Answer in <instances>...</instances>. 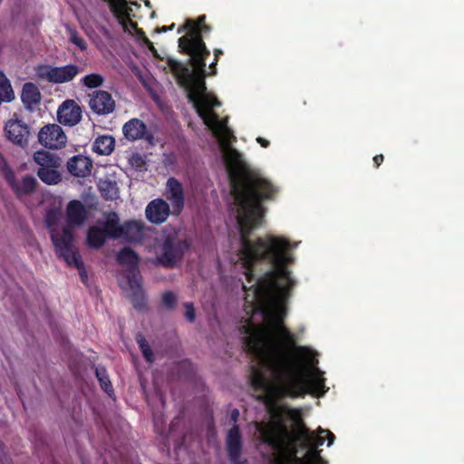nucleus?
<instances>
[{
  "label": "nucleus",
  "instance_id": "obj_43",
  "mask_svg": "<svg viewBox=\"0 0 464 464\" xmlns=\"http://www.w3.org/2000/svg\"><path fill=\"white\" fill-rule=\"evenodd\" d=\"M184 308H185V317L189 323H194L196 320V311L193 303L187 302L184 303Z\"/></svg>",
  "mask_w": 464,
  "mask_h": 464
},
{
  "label": "nucleus",
  "instance_id": "obj_3",
  "mask_svg": "<svg viewBox=\"0 0 464 464\" xmlns=\"http://www.w3.org/2000/svg\"><path fill=\"white\" fill-rule=\"evenodd\" d=\"M227 157L236 165L235 169L229 172V179L237 206V223L242 240L250 237L252 231L262 224L265 216L262 202L274 200L278 188L243 163L241 154L237 150L230 149Z\"/></svg>",
  "mask_w": 464,
  "mask_h": 464
},
{
  "label": "nucleus",
  "instance_id": "obj_46",
  "mask_svg": "<svg viewBox=\"0 0 464 464\" xmlns=\"http://www.w3.org/2000/svg\"><path fill=\"white\" fill-rule=\"evenodd\" d=\"M141 41L153 54H157V50L154 47L153 43L147 36H145V38H142Z\"/></svg>",
  "mask_w": 464,
  "mask_h": 464
},
{
  "label": "nucleus",
  "instance_id": "obj_42",
  "mask_svg": "<svg viewBox=\"0 0 464 464\" xmlns=\"http://www.w3.org/2000/svg\"><path fill=\"white\" fill-rule=\"evenodd\" d=\"M119 23L121 24L124 32H127L130 34H132L133 31L137 29L138 27V24L134 21H132V19H129V18H123L122 20H118Z\"/></svg>",
  "mask_w": 464,
  "mask_h": 464
},
{
  "label": "nucleus",
  "instance_id": "obj_39",
  "mask_svg": "<svg viewBox=\"0 0 464 464\" xmlns=\"http://www.w3.org/2000/svg\"><path fill=\"white\" fill-rule=\"evenodd\" d=\"M61 219V212L57 209H50L47 211L45 216L46 226L51 232V229H55L54 227L59 223Z\"/></svg>",
  "mask_w": 464,
  "mask_h": 464
},
{
  "label": "nucleus",
  "instance_id": "obj_24",
  "mask_svg": "<svg viewBox=\"0 0 464 464\" xmlns=\"http://www.w3.org/2000/svg\"><path fill=\"white\" fill-rule=\"evenodd\" d=\"M221 105V102L216 97L209 96L206 94L201 97L200 103L198 104L199 109L204 110L207 115L205 118H201L204 123L208 127H212L214 124L219 122L218 115L212 111L214 107H218Z\"/></svg>",
  "mask_w": 464,
  "mask_h": 464
},
{
  "label": "nucleus",
  "instance_id": "obj_17",
  "mask_svg": "<svg viewBox=\"0 0 464 464\" xmlns=\"http://www.w3.org/2000/svg\"><path fill=\"white\" fill-rule=\"evenodd\" d=\"M172 214L169 205L162 198L151 200L146 207V218L152 224L160 225L164 223L169 216Z\"/></svg>",
  "mask_w": 464,
  "mask_h": 464
},
{
  "label": "nucleus",
  "instance_id": "obj_5",
  "mask_svg": "<svg viewBox=\"0 0 464 464\" xmlns=\"http://www.w3.org/2000/svg\"><path fill=\"white\" fill-rule=\"evenodd\" d=\"M188 62L193 66L191 71L187 64H184L173 58L167 59V64L171 72L176 76L178 82L188 91V98L191 102L200 118H205L207 113L199 109L201 97L207 94L205 82L206 60L208 57L189 55Z\"/></svg>",
  "mask_w": 464,
  "mask_h": 464
},
{
  "label": "nucleus",
  "instance_id": "obj_21",
  "mask_svg": "<svg viewBox=\"0 0 464 464\" xmlns=\"http://www.w3.org/2000/svg\"><path fill=\"white\" fill-rule=\"evenodd\" d=\"M67 222L66 226H82L87 218L88 212L85 206L77 199L71 200L66 208Z\"/></svg>",
  "mask_w": 464,
  "mask_h": 464
},
{
  "label": "nucleus",
  "instance_id": "obj_34",
  "mask_svg": "<svg viewBox=\"0 0 464 464\" xmlns=\"http://www.w3.org/2000/svg\"><path fill=\"white\" fill-rule=\"evenodd\" d=\"M135 339L140 347V350L142 353L144 359L148 362H152L154 361V353L144 335L139 333L136 334Z\"/></svg>",
  "mask_w": 464,
  "mask_h": 464
},
{
  "label": "nucleus",
  "instance_id": "obj_47",
  "mask_svg": "<svg viewBox=\"0 0 464 464\" xmlns=\"http://www.w3.org/2000/svg\"><path fill=\"white\" fill-rule=\"evenodd\" d=\"M141 41L153 54H157V50L154 47L153 43L147 36H145V38H142Z\"/></svg>",
  "mask_w": 464,
  "mask_h": 464
},
{
  "label": "nucleus",
  "instance_id": "obj_58",
  "mask_svg": "<svg viewBox=\"0 0 464 464\" xmlns=\"http://www.w3.org/2000/svg\"><path fill=\"white\" fill-rule=\"evenodd\" d=\"M130 5L137 6L138 8L140 7V5H139L137 2H130Z\"/></svg>",
  "mask_w": 464,
  "mask_h": 464
},
{
  "label": "nucleus",
  "instance_id": "obj_23",
  "mask_svg": "<svg viewBox=\"0 0 464 464\" xmlns=\"http://www.w3.org/2000/svg\"><path fill=\"white\" fill-rule=\"evenodd\" d=\"M121 238L127 242H140L143 238V223L137 220H127L121 227Z\"/></svg>",
  "mask_w": 464,
  "mask_h": 464
},
{
  "label": "nucleus",
  "instance_id": "obj_33",
  "mask_svg": "<svg viewBox=\"0 0 464 464\" xmlns=\"http://www.w3.org/2000/svg\"><path fill=\"white\" fill-rule=\"evenodd\" d=\"M0 97L5 102H11L14 98V93L13 92L10 81L5 75L3 72L0 71Z\"/></svg>",
  "mask_w": 464,
  "mask_h": 464
},
{
  "label": "nucleus",
  "instance_id": "obj_19",
  "mask_svg": "<svg viewBox=\"0 0 464 464\" xmlns=\"http://www.w3.org/2000/svg\"><path fill=\"white\" fill-rule=\"evenodd\" d=\"M227 451L233 464H241L239 459L242 453V436L238 425H233L226 438Z\"/></svg>",
  "mask_w": 464,
  "mask_h": 464
},
{
  "label": "nucleus",
  "instance_id": "obj_54",
  "mask_svg": "<svg viewBox=\"0 0 464 464\" xmlns=\"http://www.w3.org/2000/svg\"><path fill=\"white\" fill-rule=\"evenodd\" d=\"M114 194H116V191H114ZM104 198L106 199H114L115 198V195L111 194L110 189H108V191L106 193H104Z\"/></svg>",
  "mask_w": 464,
  "mask_h": 464
},
{
  "label": "nucleus",
  "instance_id": "obj_53",
  "mask_svg": "<svg viewBox=\"0 0 464 464\" xmlns=\"http://www.w3.org/2000/svg\"><path fill=\"white\" fill-rule=\"evenodd\" d=\"M222 54H223L222 50H220V49H215V50H214V56H215V60H216V62H218V61L219 56H220V55H222Z\"/></svg>",
  "mask_w": 464,
  "mask_h": 464
},
{
  "label": "nucleus",
  "instance_id": "obj_61",
  "mask_svg": "<svg viewBox=\"0 0 464 464\" xmlns=\"http://www.w3.org/2000/svg\"><path fill=\"white\" fill-rule=\"evenodd\" d=\"M243 288H244V290H245L246 292L248 290V289L246 288V285H243Z\"/></svg>",
  "mask_w": 464,
  "mask_h": 464
},
{
  "label": "nucleus",
  "instance_id": "obj_13",
  "mask_svg": "<svg viewBox=\"0 0 464 464\" xmlns=\"http://www.w3.org/2000/svg\"><path fill=\"white\" fill-rule=\"evenodd\" d=\"M124 137L130 141L144 140L153 144L154 137L147 129L146 124L138 118H133L124 123L122 127Z\"/></svg>",
  "mask_w": 464,
  "mask_h": 464
},
{
  "label": "nucleus",
  "instance_id": "obj_18",
  "mask_svg": "<svg viewBox=\"0 0 464 464\" xmlns=\"http://www.w3.org/2000/svg\"><path fill=\"white\" fill-rule=\"evenodd\" d=\"M6 182L18 198L33 194L38 185L36 179L31 175L24 176L21 182H18L14 170L7 171Z\"/></svg>",
  "mask_w": 464,
  "mask_h": 464
},
{
  "label": "nucleus",
  "instance_id": "obj_7",
  "mask_svg": "<svg viewBox=\"0 0 464 464\" xmlns=\"http://www.w3.org/2000/svg\"><path fill=\"white\" fill-rule=\"evenodd\" d=\"M211 30V26L206 24V15H199L196 20L186 19L183 25L178 29L179 34L187 31L185 35L179 38L180 53L208 57L210 52L204 43L203 36L208 34Z\"/></svg>",
  "mask_w": 464,
  "mask_h": 464
},
{
  "label": "nucleus",
  "instance_id": "obj_38",
  "mask_svg": "<svg viewBox=\"0 0 464 464\" xmlns=\"http://www.w3.org/2000/svg\"><path fill=\"white\" fill-rule=\"evenodd\" d=\"M68 34L70 42L79 47L81 51H85L87 49V44L85 40L75 29L68 27Z\"/></svg>",
  "mask_w": 464,
  "mask_h": 464
},
{
  "label": "nucleus",
  "instance_id": "obj_52",
  "mask_svg": "<svg viewBox=\"0 0 464 464\" xmlns=\"http://www.w3.org/2000/svg\"><path fill=\"white\" fill-rule=\"evenodd\" d=\"M175 27V24H171L170 25L167 26V25H164V26H161V27H159L156 29V32L157 33H166L168 31H170L172 30L173 28Z\"/></svg>",
  "mask_w": 464,
  "mask_h": 464
},
{
  "label": "nucleus",
  "instance_id": "obj_49",
  "mask_svg": "<svg viewBox=\"0 0 464 464\" xmlns=\"http://www.w3.org/2000/svg\"><path fill=\"white\" fill-rule=\"evenodd\" d=\"M372 160H373V163H374L375 167L378 168L383 162L384 156L382 154L375 155L373 157Z\"/></svg>",
  "mask_w": 464,
  "mask_h": 464
},
{
  "label": "nucleus",
  "instance_id": "obj_44",
  "mask_svg": "<svg viewBox=\"0 0 464 464\" xmlns=\"http://www.w3.org/2000/svg\"><path fill=\"white\" fill-rule=\"evenodd\" d=\"M0 168L2 169V172L4 174V177H5V179L6 180V173L8 170H13L7 161L5 160V159L4 158V156L0 153Z\"/></svg>",
  "mask_w": 464,
  "mask_h": 464
},
{
  "label": "nucleus",
  "instance_id": "obj_12",
  "mask_svg": "<svg viewBox=\"0 0 464 464\" xmlns=\"http://www.w3.org/2000/svg\"><path fill=\"white\" fill-rule=\"evenodd\" d=\"M89 107L97 115H108L114 111L116 104L110 92L99 90L90 94Z\"/></svg>",
  "mask_w": 464,
  "mask_h": 464
},
{
  "label": "nucleus",
  "instance_id": "obj_1",
  "mask_svg": "<svg viewBox=\"0 0 464 464\" xmlns=\"http://www.w3.org/2000/svg\"><path fill=\"white\" fill-rule=\"evenodd\" d=\"M240 259L245 268L247 283L254 284V299L263 307L269 309L270 324H283L286 316L285 303L295 286V281L286 267L294 263L289 253L290 242L281 237L266 236L251 240H240Z\"/></svg>",
  "mask_w": 464,
  "mask_h": 464
},
{
  "label": "nucleus",
  "instance_id": "obj_50",
  "mask_svg": "<svg viewBox=\"0 0 464 464\" xmlns=\"http://www.w3.org/2000/svg\"><path fill=\"white\" fill-rule=\"evenodd\" d=\"M256 142L263 148H267L270 145V141L263 137H257Z\"/></svg>",
  "mask_w": 464,
  "mask_h": 464
},
{
  "label": "nucleus",
  "instance_id": "obj_16",
  "mask_svg": "<svg viewBox=\"0 0 464 464\" xmlns=\"http://www.w3.org/2000/svg\"><path fill=\"white\" fill-rule=\"evenodd\" d=\"M57 119L64 126H74L82 120V109L73 100H66L57 111Z\"/></svg>",
  "mask_w": 464,
  "mask_h": 464
},
{
  "label": "nucleus",
  "instance_id": "obj_35",
  "mask_svg": "<svg viewBox=\"0 0 464 464\" xmlns=\"http://www.w3.org/2000/svg\"><path fill=\"white\" fill-rule=\"evenodd\" d=\"M211 128H218L222 132V143L226 146L237 141V138L233 133V130L227 126L226 121H220L217 124H214Z\"/></svg>",
  "mask_w": 464,
  "mask_h": 464
},
{
  "label": "nucleus",
  "instance_id": "obj_40",
  "mask_svg": "<svg viewBox=\"0 0 464 464\" xmlns=\"http://www.w3.org/2000/svg\"><path fill=\"white\" fill-rule=\"evenodd\" d=\"M66 265L69 266L76 267L78 269V271H79V275L81 276L82 281L83 283H85L87 281L88 276H87V272L85 270L84 264H83V261L82 260V256H77L76 258L72 257V261H70Z\"/></svg>",
  "mask_w": 464,
  "mask_h": 464
},
{
  "label": "nucleus",
  "instance_id": "obj_59",
  "mask_svg": "<svg viewBox=\"0 0 464 464\" xmlns=\"http://www.w3.org/2000/svg\"><path fill=\"white\" fill-rule=\"evenodd\" d=\"M150 16H151V17H154V16H155V11H153V12L151 13V15H150Z\"/></svg>",
  "mask_w": 464,
  "mask_h": 464
},
{
  "label": "nucleus",
  "instance_id": "obj_41",
  "mask_svg": "<svg viewBox=\"0 0 464 464\" xmlns=\"http://www.w3.org/2000/svg\"><path fill=\"white\" fill-rule=\"evenodd\" d=\"M162 304L163 305L169 309H174L177 304V296L171 291H167L162 295Z\"/></svg>",
  "mask_w": 464,
  "mask_h": 464
},
{
  "label": "nucleus",
  "instance_id": "obj_2",
  "mask_svg": "<svg viewBox=\"0 0 464 464\" xmlns=\"http://www.w3.org/2000/svg\"><path fill=\"white\" fill-rule=\"evenodd\" d=\"M264 363L271 381L260 369L251 366L250 384L255 391L264 392L257 400L266 406L271 417L276 411L283 413L277 406L279 400L304 397L309 392H325V380L322 372L315 369L312 374L309 368L294 356L292 351L281 345L268 347Z\"/></svg>",
  "mask_w": 464,
  "mask_h": 464
},
{
  "label": "nucleus",
  "instance_id": "obj_28",
  "mask_svg": "<svg viewBox=\"0 0 464 464\" xmlns=\"http://www.w3.org/2000/svg\"><path fill=\"white\" fill-rule=\"evenodd\" d=\"M34 160L38 164L39 168H59L62 160L59 157L45 150H39L34 152Z\"/></svg>",
  "mask_w": 464,
  "mask_h": 464
},
{
  "label": "nucleus",
  "instance_id": "obj_11",
  "mask_svg": "<svg viewBox=\"0 0 464 464\" xmlns=\"http://www.w3.org/2000/svg\"><path fill=\"white\" fill-rule=\"evenodd\" d=\"M116 260L119 265L126 267V279L140 278L141 274L139 268L140 256L130 247L124 246L117 254Z\"/></svg>",
  "mask_w": 464,
  "mask_h": 464
},
{
  "label": "nucleus",
  "instance_id": "obj_4",
  "mask_svg": "<svg viewBox=\"0 0 464 464\" xmlns=\"http://www.w3.org/2000/svg\"><path fill=\"white\" fill-rule=\"evenodd\" d=\"M258 433V440L276 451L291 450L293 457L296 455L297 449L301 448L306 451H314L318 459L313 464H327L321 457L317 448L324 445L327 440V446L334 443L335 436L329 430L318 429V433L310 430L304 421L299 419L295 421L294 430L291 431L279 411L273 413L272 420L255 423Z\"/></svg>",
  "mask_w": 464,
  "mask_h": 464
},
{
  "label": "nucleus",
  "instance_id": "obj_57",
  "mask_svg": "<svg viewBox=\"0 0 464 464\" xmlns=\"http://www.w3.org/2000/svg\"><path fill=\"white\" fill-rule=\"evenodd\" d=\"M144 3H145V5H146L147 7H150V8L151 7V4H150V2L149 0H145V2H144Z\"/></svg>",
  "mask_w": 464,
  "mask_h": 464
},
{
  "label": "nucleus",
  "instance_id": "obj_27",
  "mask_svg": "<svg viewBox=\"0 0 464 464\" xmlns=\"http://www.w3.org/2000/svg\"><path fill=\"white\" fill-rule=\"evenodd\" d=\"M21 99L27 108L40 103L41 93L37 86L33 82H26L23 86Z\"/></svg>",
  "mask_w": 464,
  "mask_h": 464
},
{
  "label": "nucleus",
  "instance_id": "obj_6",
  "mask_svg": "<svg viewBox=\"0 0 464 464\" xmlns=\"http://www.w3.org/2000/svg\"><path fill=\"white\" fill-rule=\"evenodd\" d=\"M270 328L277 337L284 341L285 344L272 341L270 331L255 324L248 326L246 332L249 334V336L245 340V344L249 352L252 353H262L261 363L264 368H266L264 363L265 353L271 345H281L292 351L295 358L296 354L305 355L308 353L306 347L295 346V335L285 327L284 323L270 324Z\"/></svg>",
  "mask_w": 464,
  "mask_h": 464
},
{
  "label": "nucleus",
  "instance_id": "obj_25",
  "mask_svg": "<svg viewBox=\"0 0 464 464\" xmlns=\"http://www.w3.org/2000/svg\"><path fill=\"white\" fill-rule=\"evenodd\" d=\"M128 284L131 291L130 300L136 310L141 311L147 307L145 292L142 288V276L140 278L128 279Z\"/></svg>",
  "mask_w": 464,
  "mask_h": 464
},
{
  "label": "nucleus",
  "instance_id": "obj_10",
  "mask_svg": "<svg viewBox=\"0 0 464 464\" xmlns=\"http://www.w3.org/2000/svg\"><path fill=\"white\" fill-rule=\"evenodd\" d=\"M38 140L45 148L57 150L65 146L67 137L61 126L48 124L40 130Z\"/></svg>",
  "mask_w": 464,
  "mask_h": 464
},
{
  "label": "nucleus",
  "instance_id": "obj_32",
  "mask_svg": "<svg viewBox=\"0 0 464 464\" xmlns=\"http://www.w3.org/2000/svg\"><path fill=\"white\" fill-rule=\"evenodd\" d=\"M95 375L100 382L101 388L108 394L113 393V387L110 381L107 371L104 367L99 366L95 369Z\"/></svg>",
  "mask_w": 464,
  "mask_h": 464
},
{
  "label": "nucleus",
  "instance_id": "obj_14",
  "mask_svg": "<svg viewBox=\"0 0 464 464\" xmlns=\"http://www.w3.org/2000/svg\"><path fill=\"white\" fill-rule=\"evenodd\" d=\"M6 138L14 144L24 148L28 143L30 130L21 120H11L5 126Z\"/></svg>",
  "mask_w": 464,
  "mask_h": 464
},
{
  "label": "nucleus",
  "instance_id": "obj_31",
  "mask_svg": "<svg viewBox=\"0 0 464 464\" xmlns=\"http://www.w3.org/2000/svg\"><path fill=\"white\" fill-rule=\"evenodd\" d=\"M57 169L58 168H39L37 176L47 185H56L62 180V176Z\"/></svg>",
  "mask_w": 464,
  "mask_h": 464
},
{
  "label": "nucleus",
  "instance_id": "obj_48",
  "mask_svg": "<svg viewBox=\"0 0 464 464\" xmlns=\"http://www.w3.org/2000/svg\"><path fill=\"white\" fill-rule=\"evenodd\" d=\"M239 418V411L237 409H234L230 413V420L234 423V425H237V422Z\"/></svg>",
  "mask_w": 464,
  "mask_h": 464
},
{
  "label": "nucleus",
  "instance_id": "obj_29",
  "mask_svg": "<svg viewBox=\"0 0 464 464\" xmlns=\"http://www.w3.org/2000/svg\"><path fill=\"white\" fill-rule=\"evenodd\" d=\"M115 148V140L111 135H102L95 139L92 150L99 155H110Z\"/></svg>",
  "mask_w": 464,
  "mask_h": 464
},
{
  "label": "nucleus",
  "instance_id": "obj_45",
  "mask_svg": "<svg viewBox=\"0 0 464 464\" xmlns=\"http://www.w3.org/2000/svg\"><path fill=\"white\" fill-rule=\"evenodd\" d=\"M131 162L132 165H134L137 168H141L143 165H145V161L139 154L132 157Z\"/></svg>",
  "mask_w": 464,
  "mask_h": 464
},
{
  "label": "nucleus",
  "instance_id": "obj_8",
  "mask_svg": "<svg viewBox=\"0 0 464 464\" xmlns=\"http://www.w3.org/2000/svg\"><path fill=\"white\" fill-rule=\"evenodd\" d=\"M189 248L190 243L187 239H179L169 235L162 242L161 254L157 257L156 262L164 268L172 269Z\"/></svg>",
  "mask_w": 464,
  "mask_h": 464
},
{
  "label": "nucleus",
  "instance_id": "obj_30",
  "mask_svg": "<svg viewBox=\"0 0 464 464\" xmlns=\"http://www.w3.org/2000/svg\"><path fill=\"white\" fill-rule=\"evenodd\" d=\"M107 238L100 226H92L87 231L86 242L91 248H101Z\"/></svg>",
  "mask_w": 464,
  "mask_h": 464
},
{
  "label": "nucleus",
  "instance_id": "obj_56",
  "mask_svg": "<svg viewBox=\"0 0 464 464\" xmlns=\"http://www.w3.org/2000/svg\"><path fill=\"white\" fill-rule=\"evenodd\" d=\"M105 185H106V187H108V188H111V189L113 188V186H112L111 182H105Z\"/></svg>",
  "mask_w": 464,
  "mask_h": 464
},
{
  "label": "nucleus",
  "instance_id": "obj_60",
  "mask_svg": "<svg viewBox=\"0 0 464 464\" xmlns=\"http://www.w3.org/2000/svg\"><path fill=\"white\" fill-rule=\"evenodd\" d=\"M102 192H105V188L103 187L101 188Z\"/></svg>",
  "mask_w": 464,
  "mask_h": 464
},
{
  "label": "nucleus",
  "instance_id": "obj_55",
  "mask_svg": "<svg viewBox=\"0 0 464 464\" xmlns=\"http://www.w3.org/2000/svg\"><path fill=\"white\" fill-rule=\"evenodd\" d=\"M217 63L216 60L210 64V69H211V73L212 74H215L216 73V66H217Z\"/></svg>",
  "mask_w": 464,
  "mask_h": 464
},
{
  "label": "nucleus",
  "instance_id": "obj_26",
  "mask_svg": "<svg viewBox=\"0 0 464 464\" xmlns=\"http://www.w3.org/2000/svg\"><path fill=\"white\" fill-rule=\"evenodd\" d=\"M104 218L105 220L103 222H100L99 224L102 225L100 227L106 237L111 239L121 238V224L120 223L119 215L114 211H111L104 213Z\"/></svg>",
  "mask_w": 464,
  "mask_h": 464
},
{
  "label": "nucleus",
  "instance_id": "obj_36",
  "mask_svg": "<svg viewBox=\"0 0 464 464\" xmlns=\"http://www.w3.org/2000/svg\"><path fill=\"white\" fill-rule=\"evenodd\" d=\"M81 82L85 87L94 89L103 84L104 78L99 73H90L82 78Z\"/></svg>",
  "mask_w": 464,
  "mask_h": 464
},
{
  "label": "nucleus",
  "instance_id": "obj_22",
  "mask_svg": "<svg viewBox=\"0 0 464 464\" xmlns=\"http://www.w3.org/2000/svg\"><path fill=\"white\" fill-rule=\"evenodd\" d=\"M69 173L78 178H84L91 172L92 162L83 155L78 154L70 158L67 161Z\"/></svg>",
  "mask_w": 464,
  "mask_h": 464
},
{
  "label": "nucleus",
  "instance_id": "obj_37",
  "mask_svg": "<svg viewBox=\"0 0 464 464\" xmlns=\"http://www.w3.org/2000/svg\"><path fill=\"white\" fill-rule=\"evenodd\" d=\"M318 459L317 454L314 451H305L303 457H293L292 463L281 461L280 464H313Z\"/></svg>",
  "mask_w": 464,
  "mask_h": 464
},
{
  "label": "nucleus",
  "instance_id": "obj_20",
  "mask_svg": "<svg viewBox=\"0 0 464 464\" xmlns=\"http://www.w3.org/2000/svg\"><path fill=\"white\" fill-rule=\"evenodd\" d=\"M80 69L75 64H68L62 67H51L46 73L49 82L54 83H63L72 81L78 73Z\"/></svg>",
  "mask_w": 464,
  "mask_h": 464
},
{
  "label": "nucleus",
  "instance_id": "obj_51",
  "mask_svg": "<svg viewBox=\"0 0 464 464\" xmlns=\"http://www.w3.org/2000/svg\"><path fill=\"white\" fill-rule=\"evenodd\" d=\"M132 34H135L139 40L141 41L142 38H145L146 34L145 32L141 29L137 27L136 30L133 31Z\"/></svg>",
  "mask_w": 464,
  "mask_h": 464
},
{
  "label": "nucleus",
  "instance_id": "obj_15",
  "mask_svg": "<svg viewBox=\"0 0 464 464\" xmlns=\"http://www.w3.org/2000/svg\"><path fill=\"white\" fill-rule=\"evenodd\" d=\"M166 198L172 204V215L179 216L184 208V189L182 184L174 177L167 180Z\"/></svg>",
  "mask_w": 464,
  "mask_h": 464
},
{
  "label": "nucleus",
  "instance_id": "obj_9",
  "mask_svg": "<svg viewBox=\"0 0 464 464\" xmlns=\"http://www.w3.org/2000/svg\"><path fill=\"white\" fill-rule=\"evenodd\" d=\"M50 237L56 255L63 258L66 264L72 261V257L76 258L81 256L78 251L73 249L74 235L70 226H64L62 232L51 229Z\"/></svg>",
  "mask_w": 464,
  "mask_h": 464
}]
</instances>
